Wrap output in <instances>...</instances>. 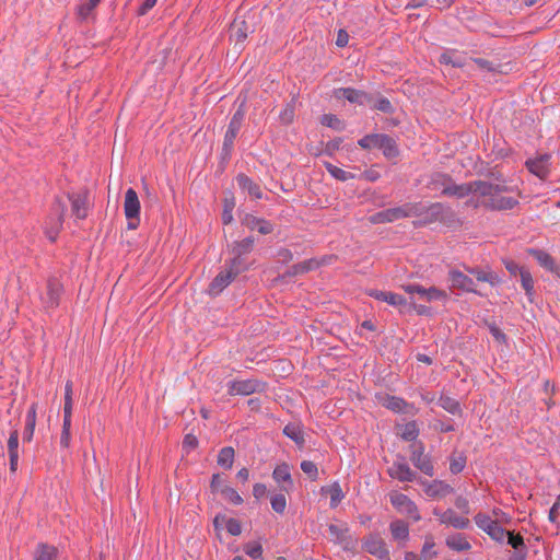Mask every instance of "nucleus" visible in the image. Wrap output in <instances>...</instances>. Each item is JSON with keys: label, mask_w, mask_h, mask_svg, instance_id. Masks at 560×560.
<instances>
[{"label": "nucleus", "mask_w": 560, "mask_h": 560, "mask_svg": "<svg viewBox=\"0 0 560 560\" xmlns=\"http://www.w3.org/2000/svg\"><path fill=\"white\" fill-rule=\"evenodd\" d=\"M271 509L278 513L283 514L287 508V499L283 493H277L270 499Z\"/></svg>", "instance_id": "62"}, {"label": "nucleus", "mask_w": 560, "mask_h": 560, "mask_svg": "<svg viewBox=\"0 0 560 560\" xmlns=\"http://www.w3.org/2000/svg\"><path fill=\"white\" fill-rule=\"evenodd\" d=\"M51 211L52 214L50 217H54V219H60L61 221H65L67 205L59 196L55 197L51 206Z\"/></svg>", "instance_id": "59"}, {"label": "nucleus", "mask_w": 560, "mask_h": 560, "mask_svg": "<svg viewBox=\"0 0 560 560\" xmlns=\"http://www.w3.org/2000/svg\"><path fill=\"white\" fill-rule=\"evenodd\" d=\"M264 383L257 380H242L231 381L228 383V393L231 396L243 395L248 396L254 393H259L264 389Z\"/></svg>", "instance_id": "14"}, {"label": "nucleus", "mask_w": 560, "mask_h": 560, "mask_svg": "<svg viewBox=\"0 0 560 560\" xmlns=\"http://www.w3.org/2000/svg\"><path fill=\"white\" fill-rule=\"evenodd\" d=\"M140 201L138 194L133 188H128L125 192L124 211L127 219V229L136 230L140 224Z\"/></svg>", "instance_id": "5"}, {"label": "nucleus", "mask_w": 560, "mask_h": 560, "mask_svg": "<svg viewBox=\"0 0 560 560\" xmlns=\"http://www.w3.org/2000/svg\"><path fill=\"white\" fill-rule=\"evenodd\" d=\"M385 133H369L358 140V145L362 150L370 151L372 149H381V143L383 142Z\"/></svg>", "instance_id": "38"}, {"label": "nucleus", "mask_w": 560, "mask_h": 560, "mask_svg": "<svg viewBox=\"0 0 560 560\" xmlns=\"http://www.w3.org/2000/svg\"><path fill=\"white\" fill-rule=\"evenodd\" d=\"M235 451L232 446H224L218 454L217 463L222 468L229 470L232 468L234 463Z\"/></svg>", "instance_id": "44"}, {"label": "nucleus", "mask_w": 560, "mask_h": 560, "mask_svg": "<svg viewBox=\"0 0 560 560\" xmlns=\"http://www.w3.org/2000/svg\"><path fill=\"white\" fill-rule=\"evenodd\" d=\"M527 171L541 180H546L551 172V154L538 153L534 159L525 161Z\"/></svg>", "instance_id": "7"}, {"label": "nucleus", "mask_w": 560, "mask_h": 560, "mask_svg": "<svg viewBox=\"0 0 560 560\" xmlns=\"http://www.w3.org/2000/svg\"><path fill=\"white\" fill-rule=\"evenodd\" d=\"M235 278L226 269L221 270L209 283L208 293L218 296Z\"/></svg>", "instance_id": "24"}, {"label": "nucleus", "mask_w": 560, "mask_h": 560, "mask_svg": "<svg viewBox=\"0 0 560 560\" xmlns=\"http://www.w3.org/2000/svg\"><path fill=\"white\" fill-rule=\"evenodd\" d=\"M469 187H471L470 194L493 198V183L478 179L469 182Z\"/></svg>", "instance_id": "42"}, {"label": "nucleus", "mask_w": 560, "mask_h": 560, "mask_svg": "<svg viewBox=\"0 0 560 560\" xmlns=\"http://www.w3.org/2000/svg\"><path fill=\"white\" fill-rule=\"evenodd\" d=\"M221 494L229 503H232L234 505H241L244 502L243 498L238 494V492L230 486H224L221 489Z\"/></svg>", "instance_id": "56"}, {"label": "nucleus", "mask_w": 560, "mask_h": 560, "mask_svg": "<svg viewBox=\"0 0 560 560\" xmlns=\"http://www.w3.org/2000/svg\"><path fill=\"white\" fill-rule=\"evenodd\" d=\"M435 546V541L433 539L432 535L425 536L424 544L421 549V553L419 557H421L423 560H431L433 558L438 557V551H432V549Z\"/></svg>", "instance_id": "54"}, {"label": "nucleus", "mask_w": 560, "mask_h": 560, "mask_svg": "<svg viewBox=\"0 0 560 560\" xmlns=\"http://www.w3.org/2000/svg\"><path fill=\"white\" fill-rule=\"evenodd\" d=\"M198 439L192 433H187L182 442V450L186 454H189L191 451L196 450L198 447Z\"/></svg>", "instance_id": "64"}, {"label": "nucleus", "mask_w": 560, "mask_h": 560, "mask_svg": "<svg viewBox=\"0 0 560 560\" xmlns=\"http://www.w3.org/2000/svg\"><path fill=\"white\" fill-rule=\"evenodd\" d=\"M467 457L460 453L457 457L452 456L450 458V471L453 475L460 474L466 466Z\"/></svg>", "instance_id": "61"}, {"label": "nucleus", "mask_w": 560, "mask_h": 560, "mask_svg": "<svg viewBox=\"0 0 560 560\" xmlns=\"http://www.w3.org/2000/svg\"><path fill=\"white\" fill-rule=\"evenodd\" d=\"M255 246V237L249 235L241 241H235L232 244L231 253L234 256H245L253 252Z\"/></svg>", "instance_id": "35"}, {"label": "nucleus", "mask_w": 560, "mask_h": 560, "mask_svg": "<svg viewBox=\"0 0 560 560\" xmlns=\"http://www.w3.org/2000/svg\"><path fill=\"white\" fill-rule=\"evenodd\" d=\"M282 433L291 439L299 448L304 447L305 445V439H304V432H303V425L301 422H290L288 423L283 430Z\"/></svg>", "instance_id": "29"}, {"label": "nucleus", "mask_w": 560, "mask_h": 560, "mask_svg": "<svg viewBox=\"0 0 560 560\" xmlns=\"http://www.w3.org/2000/svg\"><path fill=\"white\" fill-rule=\"evenodd\" d=\"M7 445L10 462V471L14 474L18 470L19 466V430L16 425L10 432Z\"/></svg>", "instance_id": "23"}, {"label": "nucleus", "mask_w": 560, "mask_h": 560, "mask_svg": "<svg viewBox=\"0 0 560 560\" xmlns=\"http://www.w3.org/2000/svg\"><path fill=\"white\" fill-rule=\"evenodd\" d=\"M474 521L476 525L486 533L497 523V521H493L488 514L482 512L477 513L474 516Z\"/></svg>", "instance_id": "58"}, {"label": "nucleus", "mask_w": 560, "mask_h": 560, "mask_svg": "<svg viewBox=\"0 0 560 560\" xmlns=\"http://www.w3.org/2000/svg\"><path fill=\"white\" fill-rule=\"evenodd\" d=\"M445 545L453 551L464 552L471 549V544L462 533H455L446 537Z\"/></svg>", "instance_id": "30"}, {"label": "nucleus", "mask_w": 560, "mask_h": 560, "mask_svg": "<svg viewBox=\"0 0 560 560\" xmlns=\"http://www.w3.org/2000/svg\"><path fill=\"white\" fill-rule=\"evenodd\" d=\"M63 294V284L60 280L50 276L46 282V293L42 296V302L46 308H57Z\"/></svg>", "instance_id": "10"}, {"label": "nucleus", "mask_w": 560, "mask_h": 560, "mask_svg": "<svg viewBox=\"0 0 560 560\" xmlns=\"http://www.w3.org/2000/svg\"><path fill=\"white\" fill-rule=\"evenodd\" d=\"M325 167L327 170V172L336 179L340 180V182H347L349 179H354L357 178V174L354 173H351V172H347L331 163H325Z\"/></svg>", "instance_id": "49"}, {"label": "nucleus", "mask_w": 560, "mask_h": 560, "mask_svg": "<svg viewBox=\"0 0 560 560\" xmlns=\"http://www.w3.org/2000/svg\"><path fill=\"white\" fill-rule=\"evenodd\" d=\"M101 3V0H88L77 7V18L81 22L86 21L94 9Z\"/></svg>", "instance_id": "47"}, {"label": "nucleus", "mask_w": 560, "mask_h": 560, "mask_svg": "<svg viewBox=\"0 0 560 560\" xmlns=\"http://www.w3.org/2000/svg\"><path fill=\"white\" fill-rule=\"evenodd\" d=\"M330 497V508L335 509L338 506V504L343 499L345 494L342 492V489L338 482H334L327 490Z\"/></svg>", "instance_id": "55"}, {"label": "nucleus", "mask_w": 560, "mask_h": 560, "mask_svg": "<svg viewBox=\"0 0 560 560\" xmlns=\"http://www.w3.org/2000/svg\"><path fill=\"white\" fill-rule=\"evenodd\" d=\"M36 410L37 405L34 402L26 412L25 427L22 436L24 443H30L33 440L36 425Z\"/></svg>", "instance_id": "31"}, {"label": "nucleus", "mask_w": 560, "mask_h": 560, "mask_svg": "<svg viewBox=\"0 0 560 560\" xmlns=\"http://www.w3.org/2000/svg\"><path fill=\"white\" fill-rule=\"evenodd\" d=\"M71 417L72 413H63L62 430L60 435V445L63 448H68L71 441Z\"/></svg>", "instance_id": "51"}, {"label": "nucleus", "mask_w": 560, "mask_h": 560, "mask_svg": "<svg viewBox=\"0 0 560 560\" xmlns=\"http://www.w3.org/2000/svg\"><path fill=\"white\" fill-rule=\"evenodd\" d=\"M399 207H400L402 219L409 218V217H416L419 219V217L422 214L423 202H421V201L406 202Z\"/></svg>", "instance_id": "48"}, {"label": "nucleus", "mask_w": 560, "mask_h": 560, "mask_svg": "<svg viewBox=\"0 0 560 560\" xmlns=\"http://www.w3.org/2000/svg\"><path fill=\"white\" fill-rule=\"evenodd\" d=\"M486 326L489 329V332L494 338V340L501 345L508 343V336L501 330V328L494 322H487Z\"/></svg>", "instance_id": "60"}, {"label": "nucleus", "mask_w": 560, "mask_h": 560, "mask_svg": "<svg viewBox=\"0 0 560 560\" xmlns=\"http://www.w3.org/2000/svg\"><path fill=\"white\" fill-rule=\"evenodd\" d=\"M236 102H240V104L230 119L220 153V164L223 167L232 158L234 141L238 136L247 113L246 97H244L242 101H240V97H237Z\"/></svg>", "instance_id": "2"}, {"label": "nucleus", "mask_w": 560, "mask_h": 560, "mask_svg": "<svg viewBox=\"0 0 560 560\" xmlns=\"http://www.w3.org/2000/svg\"><path fill=\"white\" fill-rule=\"evenodd\" d=\"M398 458L399 460L394 462L387 469L389 477L400 482H418L420 477H418V474L405 462V457L399 455Z\"/></svg>", "instance_id": "11"}, {"label": "nucleus", "mask_w": 560, "mask_h": 560, "mask_svg": "<svg viewBox=\"0 0 560 560\" xmlns=\"http://www.w3.org/2000/svg\"><path fill=\"white\" fill-rule=\"evenodd\" d=\"M389 530L393 538L397 541H407L409 539V526L402 520H395L389 524Z\"/></svg>", "instance_id": "36"}, {"label": "nucleus", "mask_w": 560, "mask_h": 560, "mask_svg": "<svg viewBox=\"0 0 560 560\" xmlns=\"http://www.w3.org/2000/svg\"><path fill=\"white\" fill-rule=\"evenodd\" d=\"M244 551L247 556L255 560H261L262 559V546L259 542H249L245 545Z\"/></svg>", "instance_id": "63"}, {"label": "nucleus", "mask_w": 560, "mask_h": 560, "mask_svg": "<svg viewBox=\"0 0 560 560\" xmlns=\"http://www.w3.org/2000/svg\"><path fill=\"white\" fill-rule=\"evenodd\" d=\"M505 537L508 538V544L514 549V552H528L524 537L521 534L509 530Z\"/></svg>", "instance_id": "50"}, {"label": "nucleus", "mask_w": 560, "mask_h": 560, "mask_svg": "<svg viewBox=\"0 0 560 560\" xmlns=\"http://www.w3.org/2000/svg\"><path fill=\"white\" fill-rule=\"evenodd\" d=\"M520 277H521L522 288L524 289L526 296L529 299V301H532V296L535 294V289H534V279H533L529 270L525 268L520 273Z\"/></svg>", "instance_id": "52"}, {"label": "nucleus", "mask_w": 560, "mask_h": 560, "mask_svg": "<svg viewBox=\"0 0 560 560\" xmlns=\"http://www.w3.org/2000/svg\"><path fill=\"white\" fill-rule=\"evenodd\" d=\"M368 295L375 300L386 302L392 306L398 307L400 313H404V308L408 306L406 298L394 292L371 289L368 292Z\"/></svg>", "instance_id": "19"}, {"label": "nucleus", "mask_w": 560, "mask_h": 560, "mask_svg": "<svg viewBox=\"0 0 560 560\" xmlns=\"http://www.w3.org/2000/svg\"><path fill=\"white\" fill-rule=\"evenodd\" d=\"M225 269L231 272V275L236 278L240 273L249 270L250 265L247 264L246 259L243 256H234L225 261Z\"/></svg>", "instance_id": "34"}, {"label": "nucleus", "mask_w": 560, "mask_h": 560, "mask_svg": "<svg viewBox=\"0 0 560 560\" xmlns=\"http://www.w3.org/2000/svg\"><path fill=\"white\" fill-rule=\"evenodd\" d=\"M518 203V200L513 197H493L485 201L483 206L492 211H505L514 209Z\"/></svg>", "instance_id": "26"}, {"label": "nucleus", "mask_w": 560, "mask_h": 560, "mask_svg": "<svg viewBox=\"0 0 560 560\" xmlns=\"http://www.w3.org/2000/svg\"><path fill=\"white\" fill-rule=\"evenodd\" d=\"M465 271L469 275L474 276L478 281L488 282L492 287H497L502 282V279L499 277L497 272L491 270H483L479 266H467L464 265Z\"/></svg>", "instance_id": "22"}, {"label": "nucleus", "mask_w": 560, "mask_h": 560, "mask_svg": "<svg viewBox=\"0 0 560 560\" xmlns=\"http://www.w3.org/2000/svg\"><path fill=\"white\" fill-rule=\"evenodd\" d=\"M390 503L393 506L398 510L400 513L406 514L415 522L421 520L418 506L416 503L404 493H394L390 495Z\"/></svg>", "instance_id": "13"}, {"label": "nucleus", "mask_w": 560, "mask_h": 560, "mask_svg": "<svg viewBox=\"0 0 560 560\" xmlns=\"http://www.w3.org/2000/svg\"><path fill=\"white\" fill-rule=\"evenodd\" d=\"M65 221H61L60 219H54V217H48L45 222V235L47 238L55 243Z\"/></svg>", "instance_id": "41"}, {"label": "nucleus", "mask_w": 560, "mask_h": 560, "mask_svg": "<svg viewBox=\"0 0 560 560\" xmlns=\"http://www.w3.org/2000/svg\"><path fill=\"white\" fill-rule=\"evenodd\" d=\"M334 97L337 100H347L349 103L359 106H371L373 93L354 88H338L334 90Z\"/></svg>", "instance_id": "8"}, {"label": "nucleus", "mask_w": 560, "mask_h": 560, "mask_svg": "<svg viewBox=\"0 0 560 560\" xmlns=\"http://www.w3.org/2000/svg\"><path fill=\"white\" fill-rule=\"evenodd\" d=\"M272 479L279 485L280 490L290 493L294 488L290 465L285 462L276 466Z\"/></svg>", "instance_id": "18"}, {"label": "nucleus", "mask_w": 560, "mask_h": 560, "mask_svg": "<svg viewBox=\"0 0 560 560\" xmlns=\"http://www.w3.org/2000/svg\"><path fill=\"white\" fill-rule=\"evenodd\" d=\"M319 121L323 126L335 131H343L346 129V122L335 114H324Z\"/></svg>", "instance_id": "45"}, {"label": "nucleus", "mask_w": 560, "mask_h": 560, "mask_svg": "<svg viewBox=\"0 0 560 560\" xmlns=\"http://www.w3.org/2000/svg\"><path fill=\"white\" fill-rule=\"evenodd\" d=\"M453 177L450 174L446 173H434L430 180V187L432 189L442 188L445 189V187L450 186Z\"/></svg>", "instance_id": "53"}, {"label": "nucleus", "mask_w": 560, "mask_h": 560, "mask_svg": "<svg viewBox=\"0 0 560 560\" xmlns=\"http://www.w3.org/2000/svg\"><path fill=\"white\" fill-rule=\"evenodd\" d=\"M526 253L533 257L541 268L556 275L560 279V264H558L549 253L536 247L527 248Z\"/></svg>", "instance_id": "15"}, {"label": "nucleus", "mask_w": 560, "mask_h": 560, "mask_svg": "<svg viewBox=\"0 0 560 560\" xmlns=\"http://www.w3.org/2000/svg\"><path fill=\"white\" fill-rule=\"evenodd\" d=\"M447 282L450 283V289L452 291H463L482 295L476 290L474 280L458 269L452 268L448 270Z\"/></svg>", "instance_id": "9"}, {"label": "nucleus", "mask_w": 560, "mask_h": 560, "mask_svg": "<svg viewBox=\"0 0 560 560\" xmlns=\"http://www.w3.org/2000/svg\"><path fill=\"white\" fill-rule=\"evenodd\" d=\"M231 31L233 32V36L236 42H244L247 38L248 33L253 32V30H249L248 23L245 20L238 19H234L231 23Z\"/></svg>", "instance_id": "43"}, {"label": "nucleus", "mask_w": 560, "mask_h": 560, "mask_svg": "<svg viewBox=\"0 0 560 560\" xmlns=\"http://www.w3.org/2000/svg\"><path fill=\"white\" fill-rule=\"evenodd\" d=\"M362 550L378 558L380 560H390L386 542L378 533H370L363 538Z\"/></svg>", "instance_id": "6"}, {"label": "nucleus", "mask_w": 560, "mask_h": 560, "mask_svg": "<svg viewBox=\"0 0 560 560\" xmlns=\"http://www.w3.org/2000/svg\"><path fill=\"white\" fill-rule=\"evenodd\" d=\"M59 550L47 542H38L33 551V560H58Z\"/></svg>", "instance_id": "27"}, {"label": "nucleus", "mask_w": 560, "mask_h": 560, "mask_svg": "<svg viewBox=\"0 0 560 560\" xmlns=\"http://www.w3.org/2000/svg\"><path fill=\"white\" fill-rule=\"evenodd\" d=\"M448 299H450V295L445 290L439 289L436 287H430V288H428V293H427L424 301H427V302H433V301L447 302Z\"/></svg>", "instance_id": "57"}, {"label": "nucleus", "mask_w": 560, "mask_h": 560, "mask_svg": "<svg viewBox=\"0 0 560 560\" xmlns=\"http://www.w3.org/2000/svg\"><path fill=\"white\" fill-rule=\"evenodd\" d=\"M380 150L382 151L384 158L389 161L396 160L400 155V150L397 141L387 133H385Z\"/></svg>", "instance_id": "33"}, {"label": "nucleus", "mask_w": 560, "mask_h": 560, "mask_svg": "<svg viewBox=\"0 0 560 560\" xmlns=\"http://www.w3.org/2000/svg\"><path fill=\"white\" fill-rule=\"evenodd\" d=\"M295 104L296 96H292L291 100L285 104L284 108L281 110L279 119L282 125H290L293 122L295 116Z\"/></svg>", "instance_id": "46"}, {"label": "nucleus", "mask_w": 560, "mask_h": 560, "mask_svg": "<svg viewBox=\"0 0 560 560\" xmlns=\"http://www.w3.org/2000/svg\"><path fill=\"white\" fill-rule=\"evenodd\" d=\"M438 405L442 407L445 411L450 412L454 416H462L463 409L459 401L453 397L447 395H441Z\"/></svg>", "instance_id": "40"}, {"label": "nucleus", "mask_w": 560, "mask_h": 560, "mask_svg": "<svg viewBox=\"0 0 560 560\" xmlns=\"http://www.w3.org/2000/svg\"><path fill=\"white\" fill-rule=\"evenodd\" d=\"M396 435L399 436L405 442H418V436L420 434L419 424L416 420H410L406 424L397 423L395 425Z\"/></svg>", "instance_id": "25"}, {"label": "nucleus", "mask_w": 560, "mask_h": 560, "mask_svg": "<svg viewBox=\"0 0 560 560\" xmlns=\"http://www.w3.org/2000/svg\"><path fill=\"white\" fill-rule=\"evenodd\" d=\"M410 460L413 466L429 477L435 474L432 457L425 454V445L422 441L410 444Z\"/></svg>", "instance_id": "3"}, {"label": "nucleus", "mask_w": 560, "mask_h": 560, "mask_svg": "<svg viewBox=\"0 0 560 560\" xmlns=\"http://www.w3.org/2000/svg\"><path fill=\"white\" fill-rule=\"evenodd\" d=\"M440 222L447 228H456L462 224L452 207L443 202H432L429 206L423 203L422 214L413 221L415 228H423Z\"/></svg>", "instance_id": "1"}, {"label": "nucleus", "mask_w": 560, "mask_h": 560, "mask_svg": "<svg viewBox=\"0 0 560 560\" xmlns=\"http://www.w3.org/2000/svg\"><path fill=\"white\" fill-rule=\"evenodd\" d=\"M67 198L71 203L72 213L79 219L84 220L89 211V195L88 188H82L78 192H67Z\"/></svg>", "instance_id": "12"}, {"label": "nucleus", "mask_w": 560, "mask_h": 560, "mask_svg": "<svg viewBox=\"0 0 560 560\" xmlns=\"http://www.w3.org/2000/svg\"><path fill=\"white\" fill-rule=\"evenodd\" d=\"M469 182L464 184H456L454 179H452L450 186L442 189L441 195L446 197H456L458 199L465 198L470 195Z\"/></svg>", "instance_id": "32"}, {"label": "nucleus", "mask_w": 560, "mask_h": 560, "mask_svg": "<svg viewBox=\"0 0 560 560\" xmlns=\"http://www.w3.org/2000/svg\"><path fill=\"white\" fill-rule=\"evenodd\" d=\"M400 219H402L400 207H394L374 213L371 215L370 222L373 224H381L394 222Z\"/></svg>", "instance_id": "28"}, {"label": "nucleus", "mask_w": 560, "mask_h": 560, "mask_svg": "<svg viewBox=\"0 0 560 560\" xmlns=\"http://www.w3.org/2000/svg\"><path fill=\"white\" fill-rule=\"evenodd\" d=\"M375 398L381 406L395 413L416 415L418 412L415 405L408 402L402 397L389 395L387 393H376Z\"/></svg>", "instance_id": "4"}, {"label": "nucleus", "mask_w": 560, "mask_h": 560, "mask_svg": "<svg viewBox=\"0 0 560 560\" xmlns=\"http://www.w3.org/2000/svg\"><path fill=\"white\" fill-rule=\"evenodd\" d=\"M318 267L315 259H307L289 267L282 275H279L277 280L285 282L287 279L307 273Z\"/></svg>", "instance_id": "21"}, {"label": "nucleus", "mask_w": 560, "mask_h": 560, "mask_svg": "<svg viewBox=\"0 0 560 560\" xmlns=\"http://www.w3.org/2000/svg\"><path fill=\"white\" fill-rule=\"evenodd\" d=\"M372 98H373V101L370 106L372 109L382 112L384 114H389V115L395 113L394 105L390 103V101L387 97L383 96L380 92H374Z\"/></svg>", "instance_id": "37"}, {"label": "nucleus", "mask_w": 560, "mask_h": 560, "mask_svg": "<svg viewBox=\"0 0 560 560\" xmlns=\"http://www.w3.org/2000/svg\"><path fill=\"white\" fill-rule=\"evenodd\" d=\"M418 483L423 487V491L428 497L431 498H444L445 495L453 493L454 488L443 480L429 481L423 478H419Z\"/></svg>", "instance_id": "17"}, {"label": "nucleus", "mask_w": 560, "mask_h": 560, "mask_svg": "<svg viewBox=\"0 0 560 560\" xmlns=\"http://www.w3.org/2000/svg\"><path fill=\"white\" fill-rule=\"evenodd\" d=\"M235 180L243 192H246L252 199H261L264 197L261 186L253 180L245 173H238Z\"/></svg>", "instance_id": "20"}, {"label": "nucleus", "mask_w": 560, "mask_h": 560, "mask_svg": "<svg viewBox=\"0 0 560 560\" xmlns=\"http://www.w3.org/2000/svg\"><path fill=\"white\" fill-rule=\"evenodd\" d=\"M441 65H451L453 68H463L465 66L464 59L457 54L456 49H446L440 57Z\"/></svg>", "instance_id": "39"}, {"label": "nucleus", "mask_w": 560, "mask_h": 560, "mask_svg": "<svg viewBox=\"0 0 560 560\" xmlns=\"http://www.w3.org/2000/svg\"><path fill=\"white\" fill-rule=\"evenodd\" d=\"M240 222L249 231L256 230L261 235L271 234L275 230V225L269 220L258 218L252 213L240 214Z\"/></svg>", "instance_id": "16"}]
</instances>
